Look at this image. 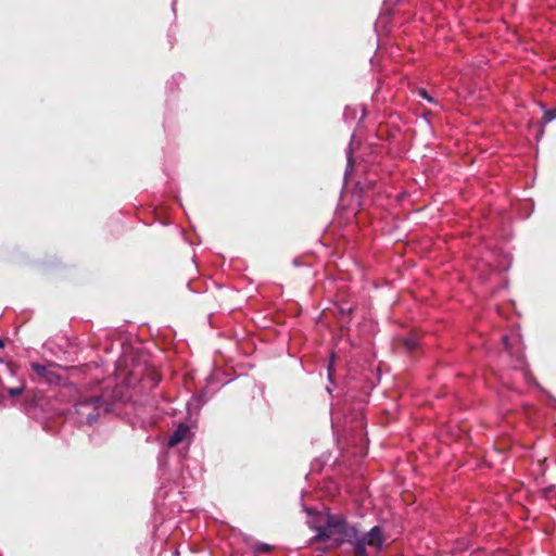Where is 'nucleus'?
Returning <instances> with one entry per match:
<instances>
[{
    "mask_svg": "<svg viewBox=\"0 0 556 556\" xmlns=\"http://www.w3.org/2000/svg\"><path fill=\"white\" fill-rule=\"evenodd\" d=\"M420 94H421L425 99H427L428 101H432V99L427 94V92H426L425 90H421V91H420Z\"/></svg>",
    "mask_w": 556,
    "mask_h": 556,
    "instance_id": "1a4fd4ad",
    "label": "nucleus"
},
{
    "mask_svg": "<svg viewBox=\"0 0 556 556\" xmlns=\"http://www.w3.org/2000/svg\"><path fill=\"white\" fill-rule=\"evenodd\" d=\"M189 433L190 428L185 424H180L174 431V433L169 437L168 445L176 446L177 444L182 442L189 435Z\"/></svg>",
    "mask_w": 556,
    "mask_h": 556,
    "instance_id": "7ed1b4c3",
    "label": "nucleus"
},
{
    "mask_svg": "<svg viewBox=\"0 0 556 556\" xmlns=\"http://www.w3.org/2000/svg\"><path fill=\"white\" fill-rule=\"evenodd\" d=\"M503 342H504V344H505L506 349H507V350H509V346H508V337H507V336H504V337H503Z\"/></svg>",
    "mask_w": 556,
    "mask_h": 556,
    "instance_id": "9d476101",
    "label": "nucleus"
},
{
    "mask_svg": "<svg viewBox=\"0 0 556 556\" xmlns=\"http://www.w3.org/2000/svg\"><path fill=\"white\" fill-rule=\"evenodd\" d=\"M351 162H352V152H351V150H349V152H348V168H346V170L352 167Z\"/></svg>",
    "mask_w": 556,
    "mask_h": 556,
    "instance_id": "6e6552de",
    "label": "nucleus"
},
{
    "mask_svg": "<svg viewBox=\"0 0 556 556\" xmlns=\"http://www.w3.org/2000/svg\"><path fill=\"white\" fill-rule=\"evenodd\" d=\"M554 118H556V109L545 111V113H544V121H545V123H549Z\"/></svg>",
    "mask_w": 556,
    "mask_h": 556,
    "instance_id": "423d86ee",
    "label": "nucleus"
},
{
    "mask_svg": "<svg viewBox=\"0 0 556 556\" xmlns=\"http://www.w3.org/2000/svg\"><path fill=\"white\" fill-rule=\"evenodd\" d=\"M112 401L103 395L91 396L80 401L76 405V413L78 414L80 421H85L88 425L93 424L100 414L108 413L111 409Z\"/></svg>",
    "mask_w": 556,
    "mask_h": 556,
    "instance_id": "f03ea898",
    "label": "nucleus"
},
{
    "mask_svg": "<svg viewBox=\"0 0 556 556\" xmlns=\"http://www.w3.org/2000/svg\"><path fill=\"white\" fill-rule=\"evenodd\" d=\"M404 343L406 349L409 351L414 350L418 345V342L415 338H407Z\"/></svg>",
    "mask_w": 556,
    "mask_h": 556,
    "instance_id": "0eeeda50",
    "label": "nucleus"
},
{
    "mask_svg": "<svg viewBox=\"0 0 556 556\" xmlns=\"http://www.w3.org/2000/svg\"><path fill=\"white\" fill-rule=\"evenodd\" d=\"M4 346V341L2 339H0V348H3Z\"/></svg>",
    "mask_w": 556,
    "mask_h": 556,
    "instance_id": "9b49d317",
    "label": "nucleus"
},
{
    "mask_svg": "<svg viewBox=\"0 0 556 556\" xmlns=\"http://www.w3.org/2000/svg\"><path fill=\"white\" fill-rule=\"evenodd\" d=\"M316 539L331 541L334 546H339L344 542L351 543L354 546L356 556H367V546L379 552L384 543L380 527L375 526L367 533L359 534L356 527L349 526L337 516H328L326 523L318 528Z\"/></svg>",
    "mask_w": 556,
    "mask_h": 556,
    "instance_id": "f257e3e1",
    "label": "nucleus"
},
{
    "mask_svg": "<svg viewBox=\"0 0 556 556\" xmlns=\"http://www.w3.org/2000/svg\"><path fill=\"white\" fill-rule=\"evenodd\" d=\"M24 389H25V383L23 381H21L18 383V386H16V387L7 388V391L11 397H14V396L22 394Z\"/></svg>",
    "mask_w": 556,
    "mask_h": 556,
    "instance_id": "39448f33",
    "label": "nucleus"
},
{
    "mask_svg": "<svg viewBox=\"0 0 556 556\" xmlns=\"http://www.w3.org/2000/svg\"><path fill=\"white\" fill-rule=\"evenodd\" d=\"M7 368H8V370H9L11 374H13V369H12V367H10L9 365H7Z\"/></svg>",
    "mask_w": 556,
    "mask_h": 556,
    "instance_id": "f8f14e48",
    "label": "nucleus"
},
{
    "mask_svg": "<svg viewBox=\"0 0 556 556\" xmlns=\"http://www.w3.org/2000/svg\"><path fill=\"white\" fill-rule=\"evenodd\" d=\"M265 548H266V545H264V547H263V548H258V552H262V551H263V549H265Z\"/></svg>",
    "mask_w": 556,
    "mask_h": 556,
    "instance_id": "ddd939ff",
    "label": "nucleus"
},
{
    "mask_svg": "<svg viewBox=\"0 0 556 556\" xmlns=\"http://www.w3.org/2000/svg\"><path fill=\"white\" fill-rule=\"evenodd\" d=\"M30 367L38 376L46 378L47 380H50V371L45 365L31 363Z\"/></svg>",
    "mask_w": 556,
    "mask_h": 556,
    "instance_id": "20e7f679",
    "label": "nucleus"
}]
</instances>
